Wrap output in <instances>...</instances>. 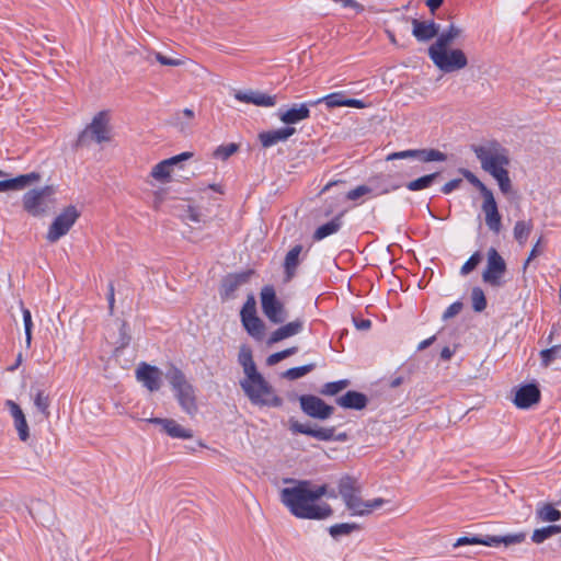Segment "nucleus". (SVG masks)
<instances>
[{
    "mask_svg": "<svg viewBox=\"0 0 561 561\" xmlns=\"http://www.w3.org/2000/svg\"><path fill=\"white\" fill-rule=\"evenodd\" d=\"M290 430L296 433L309 435L320 440H330L333 438L334 430L329 427L311 428L310 426L291 421Z\"/></svg>",
    "mask_w": 561,
    "mask_h": 561,
    "instance_id": "obj_27",
    "label": "nucleus"
},
{
    "mask_svg": "<svg viewBox=\"0 0 561 561\" xmlns=\"http://www.w3.org/2000/svg\"><path fill=\"white\" fill-rule=\"evenodd\" d=\"M185 117L188 121H192L194 117V112L191 108H184L182 112L178 113L174 117V125L181 130L184 131L188 124H185L181 121V117Z\"/></svg>",
    "mask_w": 561,
    "mask_h": 561,
    "instance_id": "obj_48",
    "label": "nucleus"
},
{
    "mask_svg": "<svg viewBox=\"0 0 561 561\" xmlns=\"http://www.w3.org/2000/svg\"><path fill=\"white\" fill-rule=\"evenodd\" d=\"M319 103H324L327 105V107H329V108L340 107V106L364 108L366 106V104L362 100L346 98L344 92H334V93L328 94L323 98H320L316 102H312L311 104H319Z\"/></svg>",
    "mask_w": 561,
    "mask_h": 561,
    "instance_id": "obj_22",
    "label": "nucleus"
},
{
    "mask_svg": "<svg viewBox=\"0 0 561 561\" xmlns=\"http://www.w3.org/2000/svg\"><path fill=\"white\" fill-rule=\"evenodd\" d=\"M419 160L422 162L445 161L446 154L436 149L419 150Z\"/></svg>",
    "mask_w": 561,
    "mask_h": 561,
    "instance_id": "obj_40",
    "label": "nucleus"
},
{
    "mask_svg": "<svg viewBox=\"0 0 561 561\" xmlns=\"http://www.w3.org/2000/svg\"><path fill=\"white\" fill-rule=\"evenodd\" d=\"M4 405L10 412V415L13 420L14 428L18 433L20 440L27 442L30 438V427L23 410L13 400H7L4 402Z\"/></svg>",
    "mask_w": 561,
    "mask_h": 561,
    "instance_id": "obj_18",
    "label": "nucleus"
},
{
    "mask_svg": "<svg viewBox=\"0 0 561 561\" xmlns=\"http://www.w3.org/2000/svg\"><path fill=\"white\" fill-rule=\"evenodd\" d=\"M355 327L358 330H368L371 327V321L368 319H353Z\"/></svg>",
    "mask_w": 561,
    "mask_h": 561,
    "instance_id": "obj_57",
    "label": "nucleus"
},
{
    "mask_svg": "<svg viewBox=\"0 0 561 561\" xmlns=\"http://www.w3.org/2000/svg\"><path fill=\"white\" fill-rule=\"evenodd\" d=\"M31 398L35 410L43 416V419L48 420L50 417L49 408L51 404L49 393L43 389H36L31 393Z\"/></svg>",
    "mask_w": 561,
    "mask_h": 561,
    "instance_id": "obj_30",
    "label": "nucleus"
},
{
    "mask_svg": "<svg viewBox=\"0 0 561 561\" xmlns=\"http://www.w3.org/2000/svg\"><path fill=\"white\" fill-rule=\"evenodd\" d=\"M525 538H526V535L523 533L510 534V535H505V536H491V535L471 536V537L465 536V537H460L456 540V542L454 543V548L462 547L466 545H483V546L492 547V546H499V545L503 543L505 546H510V545L520 543L525 540Z\"/></svg>",
    "mask_w": 561,
    "mask_h": 561,
    "instance_id": "obj_10",
    "label": "nucleus"
},
{
    "mask_svg": "<svg viewBox=\"0 0 561 561\" xmlns=\"http://www.w3.org/2000/svg\"><path fill=\"white\" fill-rule=\"evenodd\" d=\"M436 176H437V173L421 176L414 181L409 182L407 184V187L410 191H421V190L427 188L432 185V183L434 182Z\"/></svg>",
    "mask_w": 561,
    "mask_h": 561,
    "instance_id": "obj_38",
    "label": "nucleus"
},
{
    "mask_svg": "<svg viewBox=\"0 0 561 561\" xmlns=\"http://www.w3.org/2000/svg\"><path fill=\"white\" fill-rule=\"evenodd\" d=\"M147 422L160 425L162 431H164L169 436L173 438L187 439L193 437L191 430L183 427L172 419L151 417L148 419Z\"/></svg>",
    "mask_w": 561,
    "mask_h": 561,
    "instance_id": "obj_23",
    "label": "nucleus"
},
{
    "mask_svg": "<svg viewBox=\"0 0 561 561\" xmlns=\"http://www.w3.org/2000/svg\"><path fill=\"white\" fill-rule=\"evenodd\" d=\"M347 386H348V380H346V379L328 382L323 386L321 393L325 394V396H334V394L341 392L342 390H344Z\"/></svg>",
    "mask_w": 561,
    "mask_h": 561,
    "instance_id": "obj_44",
    "label": "nucleus"
},
{
    "mask_svg": "<svg viewBox=\"0 0 561 561\" xmlns=\"http://www.w3.org/2000/svg\"><path fill=\"white\" fill-rule=\"evenodd\" d=\"M261 305L263 313L266 318L275 323H283L287 313L284 305L277 299L275 290L271 286H265L261 291Z\"/></svg>",
    "mask_w": 561,
    "mask_h": 561,
    "instance_id": "obj_12",
    "label": "nucleus"
},
{
    "mask_svg": "<svg viewBox=\"0 0 561 561\" xmlns=\"http://www.w3.org/2000/svg\"><path fill=\"white\" fill-rule=\"evenodd\" d=\"M184 219L192 222H199L202 221V215L197 209L190 207L184 215Z\"/></svg>",
    "mask_w": 561,
    "mask_h": 561,
    "instance_id": "obj_54",
    "label": "nucleus"
},
{
    "mask_svg": "<svg viewBox=\"0 0 561 561\" xmlns=\"http://www.w3.org/2000/svg\"><path fill=\"white\" fill-rule=\"evenodd\" d=\"M233 96L239 102L262 107H273L277 103L276 95H270L257 90H238L234 91Z\"/></svg>",
    "mask_w": 561,
    "mask_h": 561,
    "instance_id": "obj_17",
    "label": "nucleus"
},
{
    "mask_svg": "<svg viewBox=\"0 0 561 561\" xmlns=\"http://www.w3.org/2000/svg\"><path fill=\"white\" fill-rule=\"evenodd\" d=\"M114 302H115L114 286H113V284H110V288H108V305H110V309L111 310L114 307Z\"/></svg>",
    "mask_w": 561,
    "mask_h": 561,
    "instance_id": "obj_62",
    "label": "nucleus"
},
{
    "mask_svg": "<svg viewBox=\"0 0 561 561\" xmlns=\"http://www.w3.org/2000/svg\"><path fill=\"white\" fill-rule=\"evenodd\" d=\"M336 403L345 409L362 410L367 404V398L360 392L347 391L345 394L337 398Z\"/></svg>",
    "mask_w": 561,
    "mask_h": 561,
    "instance_id": "obj_31",
    "label": "nucleus"
},
{
    "mask_svg": "<svg viewBox=\"0 0 561 561\" xmlns=\"http://www.w3.org/2000/svg\"><path fill=\"white\" fill-rule=\"evenodd\" d=\"M428 56L433 64L444 72H454L468 65L466 54L459 48H428Z\"/></svg>",
    "mask_w": 561,
    "mask_h": 561,
    "instance_id": "obj_6",
    "label": "nucleus"
},
{
    "mask_svg": "<svg viewBox=\"0 0 561 561\" xmlns=\"http://www.w3.org/2000/svg\"><path fill=\"white\" fill-rule=\"evenodd\" d=\"M472 150L481 163V168L494 178L503 194L512 191V181L508 175V151L496 141L483 145H473Z\"/></svg>",
    "mask_w": 561,
    "mask_h": 561,
    "instance_id": "obj_2",
    "label": "nucleus"
},
{
    "mask_svg": "<svg viewBox=\"0 0 561 561\" xmlns=\"http://www.w3.org/2000/svg\"><path fill=\"white\" fill-rule=\"evenodd\" d=\"M534 224L531 220H518L516 221L513 234L514 239L520 244L524 245L527 242V239L533 231Z\"/></svg>",
    "mask_w": 561,
    "mask_h": 561,
    "instance_id": "obj_37",
    "label": "nucleus"
},
{
    "mask_svg": "<svg viewBox=\"0 0 561 561\" xmlns=\"http://www.w3.org/2000/svg\"><path fill=\"white\" fill-rule=\"evenodd\" d=\"M111 117L107 111L99 112L92 122L85 127L79 137V142L92 139L98 144L107 142L112 139Z\"/></svg>",
    "mask_w": 561,
    "mask_h": 561,
    "instance_id": "obj_7",
    "label": "nucleus"
},
{
    "mask_svg": "<svg viewBox=\"0 0 561 561\" xmlns=\"http://www.w3.org/2000/svg\"><path fill=\"white\" fill-rule=\"evenodd\" d=\"M290 485L279 492L280 502L298 518L324 519L332 514L329 504L320 502L327 494V485L313 484L309 480H289Z\"/></svg>",
    "mask_w": 561,
    "mask_h": 561,
    "instance_id": "obj_1",
    "label": "nucleus"
},
{
    "mask_svg": "<svg viewBox=\"0 0 561 561\" xmlns=\"http://www.w3.org/2000/svg\"><path fill=\"white\" fill-rule=\"evenodd\" d=\"M240 387L254 405L278 408L283 403L273 387L259 371L243 376L240 380Z\"/></svg>",
    "mask_w": 561,
    "mask_h": 561,
    "instance_id": "obj_3",
    "label": "nucleus"
},
{
    "mask_svg": "<svg viewBox=\"0 0 561 561\" xmlns=\"http://www.w3.org/2000/svg\"><path fill=\"white\" fill-rule=\"evenodd\" d=\"M192 156V152H182L178 156L162 160L151 169L150 175L158 182H168L173 168L180 162L188 160Z\"/></svg>",
    "mask_w": 561,
    "mask_h": 561,
    "instance_id": "obj_16",
    "label": "nucleus"
},
{
    "mask_svg": "<svg viewBox=\"0 0 561 561\" xmlns=\"http://www.w3.org/2000/svg\"><path fill=\"white\" fill-rule=\"evenodd\" d=\"M541 240H542V238H539L537 243L534 245L533 250L530 251V253L524 264V267H523L524 270H526L527 266L529 265V263L541 253V250L539 248Z\"/></svg>",
    "mask_w": 561,
    "mask_h": 561,
    "instance_id": "obj_55",
    "label": "nucleus"
},
{
    "mask_svg": "<svg viewBox=\"0 0 561 561\" xmlns=\"http://www.w3.org/2000/svg\"><path fill=\"white\" fill-rule=\"evenodd\" d=\"M408 158H415L419 160V150L410 149V150L393 152L387 157V160L408 159Z\"/></svg>",
    "mask_w": 561,
    "mask_h": 561,
    "instance_id": "obj_51",
    "label": "nucleus"
},
{
    "mask_svg": "<svg viewBox=\"0 0 561 561\" xmlns=\"http://www.w3.org/2000/svg\"><path fill=\"white\" fill-rule=\"evenodd\" d=\"M359 486L357 481L348 476L343 477L339 482V493L345 502L351 496L359 493Z\"/></svg>",
    "mask_w": 561,
    "mask_h": 561,
    "instance_id": "obj_36",
    "label": "nucleus"
},
{
    "mask_svg": "<svg viewBox=\"0 0 561 561\" xmlns=\"http://www.w3.org/2000/svg\"><path fill=\"white\" fill-rule=\"evenodd\" d=\"M335 3H340L344 8L362 9V7L355 0H333Z\"/></svg>",
    "mask_w": 561,
    "mask_h": 561,
    "instance_id": "obj_58",
    "label": "nucleus"
},
{
    "mask_svg": "<svg viewBox=\"0 0 561 561\" xmlns=\"http://www.w3.org/2000/svg\"><path fill=\"white\" fill-rule=\"evenodd\" d=\"M165 378L172 387L181 409L190 416H194L198 411L196 393L183 371L175 366H170Z\"/></svg>",
    "mask_w": 561,
    "mask_h": 561,
    "instance_id": "obj_4",
    "label": "nucleus"
},
{
    "mask_svg": "<svg viewBox=\"0 0 561 561\" xmlns=\"http://www.w3.org/2000/svg\"><path fill=\"white\" fill-rule=\"evenodd\" d=\"M299 401L301 410L310 417L325 420L333 413V407L316 396L305 394L299 398Z\"/></svg>",
    "mask_w": 561,
    "mask_h": 561,
    "instance_id": "obj_14",
    "label": "nucleus"
},
{
    "mask_svg": "<svg viewBox=\"0 0 561 561\" xmlns=\"http://www.w3.org/2000/svg\"><path fill=\"white\" fill-rule=\"evenodd\" d=\"M435 340V336H431L424 341H422L420 344H419V350H425L426 347H428Z\"/></svg>",
    "mask_w": 561,
    "mask_h": 561,
    "instance_id": "obj_63",
    "label": "nucleus"
},
{
    "mask_svg": "<svg viewBox=\"0 0 561 561\" xmlns=\"http://www.w3.org/2000/svg\"><path fill=\"white\" fill-rule=\"evenodd\" d=\"M278 118L286 125L297 124L310 116V110L307 103L295 104L285 111H278Z\"/></svg>",
    "mask_w": 561,
    "mask_h": 561,
    "instance_id": "obj_25",
    "label": "nucleus"
},
{
    "mask_svg": "<svg viewBox=\"0 0 561 561\" xmlns=\"http://www.w3.org/2000/svg\"><path fill=\"white\" fill-rule=\"evenodd\" d=\"M296 133L294 127H284L260 134V140L264 147H272L279 141L287 140Z\"/></svg>",
    "mask_w": 561,
    "mask_h": 561,
    "instance_id": "obj_29",
    "label": "nucleus"
},
{
    "mask_svg": "<svg viewBox=\"0 0 561 561\" xmlns=\"http://www.w3.org/2000/svg\"><path fill=\"white\" fill-rule=\"evenodd\" d=\"M355 528H356V526L354 524H347V523L337 524L330 528V534L333 537H339V536H343V535H348Z\"/></svg>",
    "mask_w": 561,
    "mask_h": 561,
    "instance_id": "obj_49",
    "label": "nucleus"
},
{
    "mask_svg": "<svg viewBox=\"0 0 561 561\" xmlns=\"http://www.w3.org/2000/svg\"><path fill=\"white\" fill-rule=\"evenodd\" d=\"M238 150V145L231 142L228 145L219 146L215 152L214 156L218 159L226 160L229 157H231L233 153H236Z\"/></svg>",
    "mask_w": 561,
    "mask_h": 561,
    "instance_id": "obj_47",
    "label": "nucleus"
},
{
    "mask_svg": "<svg viewBox=\"0 0 561 561\" xmlns=\"http://www.w3.org/2000/svg\"><path fill=\"white\" fill-rule=\"evenodd\" d=\"M472 308L477 312H481L486 308V298L483 290L474 287L471 293Z\"/></svg>",
    "mask_w": 561,
    "mask_h": 561,
    "instance_id": "obj_42",
    "label": "nucleus"
},
{
    "mask_svg": "<svg viewBox=\"0 0 561 561\" xmlns=\"http://www.w3.org/2000/svg\"><path fill=\"white\" fill-rule=\"evenodd\" d=\"M297 352V347H289L284 351H280L283 358H287L288 356L294 355Z\"/></svg>",
    "mask_w": 561,
    "mask_h": 561,
    "instance_id": "obj_64",
    "label": "nucleus"
},
{
    "mask_svg": "<svg viewBox=\"0 0 561 561\" xmlns=\"http://www.w3.org/2000/svg\"><path fill=\"white\" fill-rule=\"evenodd\" d=\"M478 183L483 197L481 208L484 214L485 225L492 232L499 234L502 230V217L494 195L481 181H478Z\"/></svg>",
    "mask_w": 561,
    "mask_h": 561,
    "instance_id": "obj_9",
    "label": "nucleus"
},
{
    "mask_svg": "<svg viewBox=\"0 0 561 561\" xmlns=\"http://www.w3.org/2000/svg\"><path fill=\"white\" fill-rule=\"evenodd\" d=\"M342 227V215L334 217L332 220L321 225L313 233V239L320 241L327 237L336 233Z\"/></svg>",
    "mask_w": 561,
    "mask_h": 561,
    "instance_id": "obj_34",
    "label": "nucleus"
},
{
    "mask_svg": "<svg viewBox=\"0 0 561 561\" xmlns=\"http://www.w3.org/2000/svg\"><path fill=\"white\" fill-rule=\"evenodd\" d=\"M560 531L561 528L559 526H547L540 529H536L533 534V541L536 543H540L545 541L547 538Z\"/></svg>",
    "mask_w": 561,
    "mask_h": 561,
    "instance_id": "obj_41",
    "label": "nucleus"
},
{
    "mask_svg": "<svg viewBox=\"0 0 561 561\" xmlns=\"http://www.w3.org/2000/svg\"><path fill=\"white\" fill-rule=\"evenodd\" d=\"M344 503L347 510L351 511L352 515L363 516L371 513L374 510L381 507L385 503V500L379 497L371 501H364L359 496V493H357L354 496H351Z\"/></svg>",
    "mask_w": 561,
    "mask_h": 561,
    "instance_id": "obj_20",
    "label": "nucleus"
},
{
    "mask_svg": "<svg viewBox=\"0 0 561 561\" xmlns=\"http://www.w3.org/2000/svg\"><path fill=\"white\" fill-rule=\"evenodd\" d=\"M540 399V391L535 385H525L516 390L514 403L519 409H528Z\"/></svg>",
    "mask_w": 561,
    "mask_h": 561,
    "instance_id": "obj_24",
    "label": "nucleus"
},
{
    "mask_svg": "<svg viewBox=\"0 0 561 561\" xmlns=\"http://www.w3.org/2000/svg\"><path fill=\"white\" fill-rule=\"evenodd\" d=\"M506 262L494 248L486 253V266L482 273V279L492 287H501L504 284Z\"/></svg>",
    "mask_w": 561,
    "mask_h": 561,
    "instance_id": "obj_8",
    "label": "nucleus"
},
{
    "mask_svg": "<svg viewBox=\"0 0 561 561\" xmlns=\"http://www.w3.org/2000/svg\"><path fill=\"white\" fill-rule=\"evenodd\" d=\"M481 261V255L479 252H476L473 253L469 259L468 261L462 265L461 267V274L462 275H467L469 274L471 271H473L478 264L480 263Z\"/></svg>",
    "mask_w": 561,
    "mask_h": 561,
    "instance_id": "obj_50",
    "label": "nucleus"
},
{
    "mask_svg": "<svg viewBox=\"0 0 561 561\" xmlns=\"http://www.w3.org/2000/svg\"><path fill=\"white\" fill-rule=\"evenodd\" d=\"M454 355V351L450 350L449 347H444L440 352V357L442 359L444 360H449Z\"/></svg>",
    "mask_w": 561,
    "mask_h": 561,
    "instance_id": "obj_60",
    "label": "nucleus"
},
{
    "mask_svg": "<svg viewBox=\"0 0 561 561\" xmlns=\"http://www.w3.org/2000/svg\"><path fill=\"white\" fill-rule=\"evenodd\" d=\"M38 172L21 174L13 179L0 181V192L21 191L41 181Z\"/></svg>",
    "mask_w": 561,
    "mask_h": 561,
    "instance_id": "obj_21",
    "label": "nucleus"
},
{
    "mask_svg": "<svg viewBox=\"0 0 561 561\" xmlns=\"http://www.w3.org/2000/svg\"><path fill=\"white\" fill-rule=\"evenodd\" d=\"M461 183V180L460 179H457V180H451L449 182H447L443 187H442V192L444 194H449L451 193L454 190H456Z\"/></svg>",
    "mask_w": 561,
    "mask_h": 561,
    "instance_id": "obj_56",
    "label": "nucleus"
},
{
    "mask_svg": "<svg viewBox=\"0 0 561 561\" xmlns=\"http://www.w3.org/2000/svg\"><path fill=\"white\" fill-rule=\"evenodd\" d=\"M304 329V320L296 319L275 330L267 340V344L272 345L290 336L300 333Z\"/></svg>",
    "mask_w": 561,
    "mask_h": 561,
    "instance_id": "obj_26",
    "label": "nucleus"
},
{
    "mask_svg": "<svg viewBox=\"0 0 561 561\" xmlns=\"http://www.w3.org/2000/svg\"><path fill=\"white\" fill-rule=\"evenodd\" d=\"M398 186H388L382 183L379 178L370 180L368 185H359L356 188L350 191L346 197L351 201H356L362 196L371 194L374 196H378L381 194H387L392 190H396Z\"/></svg>",
    "mask_w": 561,
    "mask_h": 561,
    "instance_id": "obj_19",
    "label": "nucleus"
},
{
    "mask_svg": "<svg viewBox=\"0 0 561 561\" xmlns=\"http://www.w3.org/2000/svg\"><path fill=\"white\" fill-rule=\"evenodd\" d=\"M238 363L242 367L244 376L257 373V368L252 356V350L248 345L240 346Z\"/></svg>",
    "mask_w": 561,
    "mask_h": 561,
    "instance_id": "obj_33",
    "label": "nucleus"
},
{
    "mask_svg": "<svg viewBox=\"0 0 561 561\" xmlns=\"http://www.w3.org/2000/svg\"><path fill=\"white\" fill-rule=\"evenodd\" d=\"M462 309V304L459 301H456L451 304L443 313V319L447 320L455 316H457Z\"/></svg>",
    "mask_w": 561,
    "mask_h": 561,
    "instance_id": "obj_52",
    "label": "nucleus"
},
{
    "mask_svg": "<svg viewBox=\"0 0 561 561\" xmlns=\"http://www.w3.org/2000/svg\"><path fill=\"white\" fill-rule=\"evenodd\" d=\"M55 192L51 185L28 190L22 196L23 209L33 217L45 216L54 206Z\"/></svg>",
    "mask_w": 561,
    "mask_h": 561,
    "instance_id": "obj_5",
    "label": "nucleus"
},
{
    "mask_svg": "<svg viewBox=\"0 0 561 561\" xmlns=\"http://www.w3.org/2000/svg\"><path fill=\"white\" fill-rule=\"evenodd\" d=\"M136 379L149 391H158L161 387L162 371L147 363H140L136 368Z\"/></svg>",
    "mask_w": 561,
    "mask_h": 561,
    "instance_id": "obj_15",
    "label": "nucleus"
},
{
    "mask_svg": "<svg viewBox=\"0 0 561 561\" xmlns=\"http://www.w3.org/2000/svg\"><path fill=\"white\" fill-rule=\"evenodd\" d=\"M538 516L543 522H556L560 519L561 513L552 505L546 504L538 510Z\"/></svg>",
    "mask_w": 561,
    "mask_h": 561,
    "instance_id": "obj_43",
    "label": "nucleus"
},
{
    "mask_svg": "<svg viewBox=\"0 0 561 561\" xmlns=\"http://www.w3.org/2000/svg\"><path fill=\"white\" fill-rule=\"evenodd\" d=\"M156 59L164 66H181L183 64L180 59H174L162 55L161 53L156 54Z\"/></svg>",
    "mask_w": 561,
    "mask_h": 561,
    "instance_id": "obj_53",
    "label": "nucleus"
},
{
    "mask_svg": "<svg viewBox=\"0 0 561 561\" xmlns=\"http://www.w3.org/2000/svg\"><path fill=\"white\" fill-rule=\"evenodd\" d=\"M444 0H427L426 4L431 9V11H435L437 8L442 5Z\"/></svg>",
    "mask_w": 561,
    "mask_h": 561,
    "instance_id": "obj_61",
    "label": "nucleus"
},
{
    "mask_svg": "<svg viewBox=\"0 0 561 561\" xmlns=\"http://www.w3.org/2000/svg\"><path fill=\"white\" fill-rule=\"evenodd\" d=\"M462 35V28L450 24L449 27L440 33L430 48H446Z\"/></svg>",
    "mask_w": 561,
    "mask_h": 561,
    "instance_id": "obj_32",
    "label": "nucleus"
},
{
    "mask_svg": "<svg viewBox=\"0 0 561 561\" xmlns=\"http://www.w3.org/2000/svg\"><path fill=\"white\" fill-rule=\"evenodd\" d=\"M22 308V314H23V322H24V331H25V342L26 345L30 346L32 342V314L31 311L26 308H24L23 304L21 302Z\"/></svg>",
    "mask_w": 561,
    "mask_h": 561,
    "instance_id": "obj_45",
    "label": "nucleus"
},
{
    "mask_svg": "<svg viewBox=\"0 0 561 561\" xmlns=\"http://www.w3.org/2000/svg\"><path fill=\"white\" fill-rule=\"evenodd\" d=\"M302 252L301 245H295L289 252L286 254L284 267L286 273V278L291 279L296 273V268L299 264V256Z\"/></svg>",
    "mask_w": 561,
    "mask_h": 561,
    "instance_id": "obj_35",
    "label": "nucleus"
},
{
    "mask_svg": "<svg viewBox=\"0 0 561 561\" xmlns=\"http://www.w3.org/2000/svg\"><path fill=\"white\" fill-rule=\"evenodd\" d=\"M561 345L552 346L551 348L542 350L540 352L541 365L547 368L553 360L560 357Z\"/></svg>",
    "mask_w": 561,
    "mask_h": 561,
    "instance_id": "obj_39",
    "label": "nucleus"
},
{
    "mask_svg": "<svg viewBox=\"0 0 561 561\" xmlns=\"http://www.w3.org/2000/svg\"><path fill=\"white\" fill-rule=\"evenodd\" d=\"M80 213L75 206L65 208L51 222L47 232V240L51 243L57 242L66 236L79 218Z\"/></svg>",
    "mask_w": 561,
    "mask_h": 561,
    "instance_id": "obj_11",
    "label": "nucleus"
},
{
    "mask_svg": "<svg viewBox=\"0 0 561 561\" xmlns=\"http://www.w3.org/2000/svg\"><path fill=\"white\" fill-rule=\"evenodd\" d=\"M313 368H314L313 364L294 367V368L286 370L284 374V377H286L290 380H295V379L304 377L305 375L310 373Z\"/></svg>",
    "mask_w": 561,
    "mask_h": 561,
    "instance_id": "obj_46",
    "label": "nucleus"
},
{
    "mask_svg": "<svg viewBox=\"0 0 561 561\" xmlns=\"http://www.w3.org/2000/svg\"><path fill=\"white\" fill-rule=\"evenodd\" d=\"M412 33L420 42H426L438 34V25L434 21H412Z\"/></svg>",
    "mask_w": 561,
    "mask_h": 561,
    "instance_id": "obj_28",
    "label": "nucleus"
},
{
    "mask_svg": "<svg viewBox=\"0 0 561 561\" xmlns=\"http://www.w3.org/2000/svg\"><path fill=\"white\" fill-rule=\"evenodd\" d=\"M241 321L247 332L256 340H262L264 335V323L256 316L255 301L250 298L241 310Z\"/></svg>",
    "mask_w": 561,
    "mask_h": 561,
    "instance_id": "obj_13",
    "label": "nucleus"
},
{
    "mask_svg": "<svg viewBox=\"0 0 561 561\" xmlns=\"http://www.w3.org/2000/svg\"><path fill=\"white\" fill-rule=\"evenodd\" d=\"M284 358L282 356V353L277 352V353H274V354L270 355L267 357V359H266V363H267V365L273 366V365H276L277 363H279Z\"/></svg>",
    "mask_w": 561,
    "mask_h": 561,
    "instance_id": "obj_59",
    "label": "nucleus"
}]
</instances>
